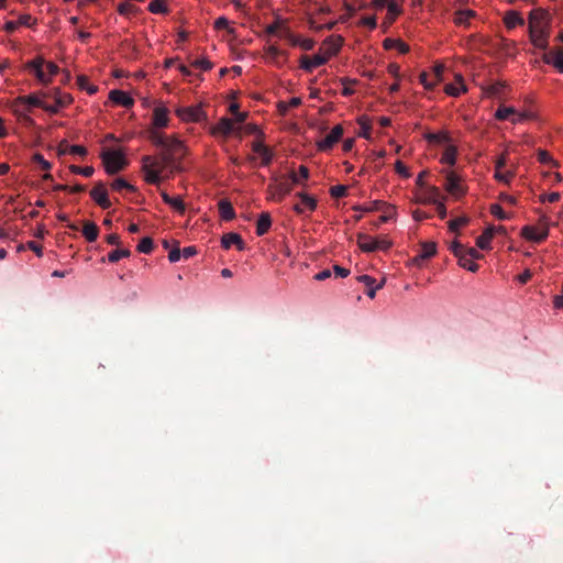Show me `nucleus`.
<instances>
[{"label":"nucleus","mask_w":563,"mask_h":563,"mask_svg":"<svg viewBox=\"0 0 563 563\" xmlns=\"http://www.w3.org/2000/svg\"><path fill=\"white\" fill-rule=\"evenodd\" d=\"M342 46L341 36H330L321 45L319 53L312 57L302 55L300 58V67L311 73L314 68L324 65L332 56L336 55Z\"/></svg>","instance_id":"1"},{"label":"nucleus","mask_w":563,"mask_h":563,"mask_svg":"<svg viewBox=\"0 0 563 563\" xmlns=\"http://www.w3.org/2000/svg\"><path fill=\"white\" fill-rule=\"evenodd\" d=\"M545 13L541 10H532L529 15V35L532 44L541 49L548 47V33L544 22Z\"/></svg>","instance_id":"2"},{"label":"nucleus","mask_w":563,"mask_h":563,"mask_svg":"<svg viewBox=\"0 0 563 563\" xmlns=\"http://www.w3.org/2000/svg\"><path fill=\"white\" fill-rule=\"evenodd\" d=\"M142 163V169L145 175V180L150 184L155 185L159 184L162 173H164L167 169H169L170 172L178 169L174 164H165L163 153H161L158 157L143 156Z\"/></svg>","instance_id":"3"},{"label":"nucleus","mask_w":563,"mask_h":563,"mask_svg":"<svg viewBox=\"0 0 563 563\" xmlns=\"http://www.w3.org/2000/svg\"><path fill=\"white\" fill-rule=\"evenodd\" d=\"M27 69L34 73L37 80L44 85L52 81L58 74L59 67L53 62H45L43 57H36L26 64Z\"/></svg>","instance_id":"4"},{"label":"nucleus","mask_w":563,"mask_h":563,"mask_svg":"<svg viewBox=\"0 0 563 563\" xmlns=\"http://www.w3.org/2000/svg\"><path fill=\"white\" fill-rule=\"evenodd\" d=\"M162 153L165 164H174L179 168L180 161L186 155V147L176 136H169Z\"/></svg>","instance_id":"5"},{"label":"nucleus","mask_w":563,"mask_h":563,"mask_svg":"<svg viewBox=\"0 0 563 563\" xmlns=\"http://www.w3.org/2000/svg\"><path fill=\"white\" fill-rule=\"evenodd\" d=\"M101 159L108 174L113 175L123 170L128 161L121 151L106 150L101 153Z\"/></svg>","instance_id":"6"},{"label":"nucleus","mask_w":563,"mask_h":563,"mask_svg":"<svg viewBox=\"0 0 563 563\" xmlns=\"http://www.w3.org/2000/svg\"><path fill=\"white\" fill-rule=\"evenodd\" d=\"M357 244L363 252L387 251L391 242L386 238H372L365 233L357 234Z\"/></svg>","instance_id":"7"},{"label":"nucleus","mask_w":563,"mask_h":563,"mask_svg":"<svg viewBox=\"0 0 563 563\" xmlns=\"http://www.w3.org/2000/svg\"><path fill=\"white\" fill-rule=\"evenodd\" d=\"M549 235V225L544 218L540 219V228L526 225L521 229V236L528 241L540 243Z\"/></svg>","instance_id":"8"},{"label":"nucleus","mask_w":563,"mask_h":563,"mask_svg":"<svg viewBox=\"0 0 563 563\" xmlns=\"http://www.w3.org/2000/svg\"><path fill=\"white\" fill-rule=\"evenodd\" d=\"M177 117L185 122H200L206 119V113L201 106L179 107L176 109Z\"/></svg>","instance_id":"9"},{"label":"nucleus","mask_w":563,"mask_h":563,"mask_svg":"<svg viewBox=\"0 0 563 563\" xmlns=\"http://www.w3.org/2000/svg\"><path fill=\"white\" fill-rule=\"evenodd\" d=\"M342 135H343L342 125H340V124L335 125L330 131V133H328L325 135V137L323 140L318 142V148L323 152L331 150L333 147V145L339 142V140L342 137Z\"/></svg>","instance_id":"10"},{"label":"nucleus","mask_w":563,"mask_h":563,"mask_svg":"<svg viewBox=\"0 0 563 563\" xmlns=\"http://www.w3.org/2000/svg\"><path fill=\"white\" fill-rule=\"evenodd\" d=\"M296 196L300 199L298 203L294 206V211L298 214H302L306 211H314L317 208V199L305 192H297Z\"/></svg>","instance_id":"11"},{"label":"nucleus","mask_w":563,"mask_h":563,"mask_svg":"<svg viewBox=\"0 0 563 563\" xmlns=\"http://www.w3.org/2000/svg\"><path fill=\"white\" fill-rule=\"evenodd\" d=\"M252 151L261 157V165L268 166L273 162V150L266 146L262 141H253Z\"/></svg>","instance_id":"12"},{"label":"nucleus","mask_w":563,"mask_h":563,"mask_svg":"<svg viewBox=\"0 0 563 563\" xmlns=\"http://www.w3.org/2000/svg\"><path fill=\"white\" fill-rule=\"evenodd\" d=\"M445 180V189L449 194L455 197L464 195L465 189L461 185V179L456 173L448 172Z\"/></svg>","instance_id":"13"},{"label":"nucleus","mask_w":563,"mask_h":563,"mask_svg":"<svg viewBox=\"0 0 563 563\" xmlns=\"http://www.w3.org/2000/svg\"><path fill=\"white\" fill-rule=\"evenodd\" d=\"M90 196L102 209L110 208L111 202L109 200L107 189L102 183H98L93 187V189L90 191Z\"/></svg>","instance_id":"14"},{"label":"nucleus","mask_w":563,"mask_h":563,"mask_svg":"<svg viewBox=\"0 0 563 563\" xmlns=\"http://www.w3.org/2000/svg\"><path fill=\"white\" fill-rule=\"evenodd\" d=\"M44 102L45 101L42 100L41 93L36 92V93L27 95V96L18 97L14 100V107L19 108V107L29 106V107H36V108L43 109ZM15 110L18 111V109H15Z\"/></svg>","instance_id":"15"},{"label":"nucleus","mask_w":563,"mask_h":563,"mask_svg":"<svg viewBox=\"0 0 563 563\" xmlns=\"http://www.w3.org/2000/svg\"><path fill=\"white\" fill-rule=\"evenodd\" d=\"M545 64L554 66L560 73H563V48L558 47L543 54Z\"/></svg>","instance_id":"16"},{"label":"nucleus","mask_w":563,"mask_h":563,"mask_svg":"<svg viewBox=\"0 0 563 563\" xmlns=\"http://www.w3.org/2000/svg\"><path fill=\"white\" fill-rule=\"evenodd\" d=\"M435 253H437V244L434 242H422L421 250H420L419 254H417L412 258V262L416 265H420V263L422 261L431 258L432 256L435 255Z\"/></svg>","instance_id":"17"},{"label":"nucleus","mask_w":563,"mask_h":563,"mask_svg":"<svg viewBox=\"0 0 563 563\" xmlns=\"http://www.w3.org/2000/svg\"><path fill=\"white\" fill-rule=\"evenodd\" d=\"M357 280L366 286V295L372 299L375 298L376 291L383 288L385 284V279H383L376 285L375 278L369 275H360Z\"/></svg>","instance_id":"18"},{"label":"nucleus","mask_w":563,"mask_h":563,"mask_svg":"<svg viewBox=\"0 0 563 563\" xmlns=\"http://www.w3.org/2000/svg\"><path fill=\"white\" fill-rule=\"evenodd\" d=\"M233 130H234L233 120L224 117V118H221L214 126H212L211 133L213 135L228 136L233 132Z\"/></svg>","instance_id":"19"},{"label":"nucleus","mask_w":563,"mask_h":563,"mask_svg":"<svg viewBox=\"0 0 563 563\" xmlns=\"http://www.w3.org/2000/svg\"><path fill=\"white\" fill-rule=\"evenodd\" d=\"M109 99L115 104L122 106L124 108H131L134 104V100L126 92L122 90H111L109 93Z\"/></svg>","instance_id":"20"},{"label":"nucleus","mask_w":563,"mask_h":563,"mask_svg":"<svg viewBox=\"0 0 563 563\" xmlns=\"http://www.w3.org/2000/svg\"><path fill=\"white\" fill-rule=\"evenodd\" d=\"M221 245L225 250H229L232 245H235L240 251L244 250L245 247V243L241 235L233 232L227 233L222 236Z\"/></svg>","instance_id":"21"},{"label":"nucleus","mask_w":563,"mask_h":563,"mask_svg":"<svg viewBox=\"0 0 563 563\" xmlns=\"http://www.w3.org/2000/svg\"><path fill=\"white\" fill-rule=\"evenodd\" d=\"M168 109L166 107H156L153 111V125L155 129L166 128L168 125Z\"/></svg>","instance_id":"22"},{"label":"nucleus","mask_w":563,"mask_h":563,"mask_svg":"<svg viewBox=\"0 0 563 563\" xmlns=\"http://www.w3.org/2000/svg\"><path fill=\"white\" fill-rule=\"evenodd\" d=\"M285 37L289 41V43L294 46H299L305 51H311L314 46V41L312 38H302L298 35L292 34L287 31Z\"/></svg>","instance_id":"23"},{"label":"nucleus","mask_w":563,"mask_h":563,"mask_svg":"<svg viewBox=\"0 0 563 563\" xmlns=\"http://www.w3.org/2000/svg\"><path fill=\"white\" fill-rule=\"evenodd\" d=\"M219 213L222 220L230 221L234 219L235 211L232 203L227 199H221L218 203Z\"/></svg>","instance_id":"24"},{"label":"nucleus","mask_w":563,"mask_h":563,"mask_svg":"<svg viewBox=\"0 0 563 563\" xmlns=\"http://www.w3.org/2000/svg\"><path fill=\"white\" fill-rule=\"evenodd\" d=\"M441 199V192L438 187L429 186L423 188L421 202L423 203H437Z\"/></svg>","instance_id":"25"},{"label":"nucleus","mask_w":563,"mask_h":563,"mask_svg":"<svg viewBox=\"0 0 563 563\" xmlns=\"http://www.w3.org/2000/svg\"><path fill=\"white\" fill-rule=\"evenodd\" d=\"M495 234V228L488 227L477 239H476V245L481 250H489L490 249V242Z\"/></svg>","instance_id":"26"},{"label":"nucleus","mask_w":563,"mask_h":563,"mask_svg":"<svg viewBox=\"0 0 563 563\" xmlns=\"http://www.w3.org/2000/svg\"><path fill=\"white\" fill-rule=\"evenodd\" d=\"M272 225V218L268 212H262L256 223V234L262 236L268 232Z\"/></svg>","instance_id":"27"},{"label":"nucleus","mask_w":563,"mask_h":563,"mask_svg":"<svg viewBox=\"0 0 563 563\" xmlns=\"http://www.w3.org/2000/svg\"><path fill=\"white\" fill-rule=\"evenodd\" d=\"M383 45H384V48H386V49L396 48L401 54H406L409 52V46L405 42H402L401 40H398V38L387 37L384 40Z\"/></svg>","instance_id":"28"},{"label":"nucleus","mask_w":563,"mask_h":563,"mask_svg":"<svg viewBox=\"0 0 563 563\" xmlns=\"http://www.w3.org/2000/svg\"><path fill=\"white\" fill-rule=\"evenodd\" d=\"M426 140L431 144H450L451 137L448 132L441 131L438 133H427Z\"/></svg>","instance_id":"29"},{"label":"nucleus","mask_w":563,"mask_h":563,"mask_svg":"<svg viewBox=\"0 0 563 563\" xmlns=\"http://www.w3.org/2000/svg\"><path fill=\"white\" fill-rule=\"evenodd\" d=\"M82 234L88 242H95L99 234V228L91 221H86L82 228Z\"/></svg>","instance_id":"30"},{"label":"nucleus","mask_w":563,"mask_h":563,"mask_svg":"<svg viewBox=\"0 0 563 563\" xmlns=\"http://www.w3.org/2000/svg\"><path fill=\"white\" fill-rule=\"evenodd\" d=\"M457 148L456 146L449 144L441 157V163L454 166L456 163Z\"/></svg>","instance_id":"31"},{"label":"nucleus","mask_w":563,"mask_h":563,"mask_svg":"<svg viewBox=\"0 0 563 563\" xmlns=\"http://www.w3.org/2000/svg\"><path fill=\"white\" fill-rule=\"evenodd\" d=\"M505 24L508 29H514L517 25H522L525 23L523 19L516 11H509L505 15Z\"/></svg>","instance_id":"32"},{"label":"nucleus","mask_w":563,"mask_h":563,"mask_svg":"<svg viewBox=\"0 0 563 563\" xmlns=\"http://www.w3.org/2000/svg\"><path fill=\"white\" fill-rule=\"evenodd\" d=\"M169 136L164 135L163 133H159L156 130H151L148 134L150 141L157 147H161L162 150L166 145V142Z\"/></svg>","instance_id":"33"},{"label":"nucleus","mask_w":563,"mask_h":563,"mask_svg":"<svg viewBox=\"0 0 563 563\" xmlns=\"http://www.w3.org/2000/svg\"><path fill=\"white\" fill-rule=\"evenodd\" d=\"M54 100L58 101L62 108H65L71 103L73 98L69 93L62 92L58 88H54Z\"/></svg>","instance_id":"34"},{"label":"nucleus","mask_w":563,"mask_h":563,"mask_svg":"<svg viewBox=\"0 0 563 563\" xmlns=\"http://www.w3.org/2000/svg\"><path fill=\"white\" fill-rule=\"evenodd\" d=\"M386 208L385 202L375 200L371 202L368 206H356L354 207L355 210L364 211V212H372V211H380Z\"/></svg>","instance_id":"35"},{"label":"nucleus","mask_w":563,"mask_h":563,"mask_svg":"<svg viewBox=\"0 0 563 563\" xmlns=\"http://www.w3.org/2000/svg\"><path fill=\"white\" fill-rule=\"evenodd\" d=\"M148 11L155 14L166 13L168 11L166 0H153L148 4Z\"/></svg>","instance_id":"36"},{"label":"nucleus","mask_w":563,"mask_h":563,"mask_svg":"<svg viewBox=\"0 0 563 563\" xmlns=\"http://www.w3.org/2000/svg\"><path fill=\"white\" fill-rule=\"evenodd\" d=\"M459 258V264L460 266H462L463 268L472 272V273H475L478 271L479 266L471 258H468L467 255H461Z\"/></svg>","instance_id":"37"},{"label":"nucleus","mask_w":563,"mask_h":563,"mask_svg":"<svg viewBox=\"0 0 563 563\" xmlns=\"http://www.w3.org/2000/svg\"><path fill=\"white\" fill-rule=\"evenodd\" d=\"M131 255V252L128 249L122 250H113L108 254V261L110 263H117L121 258L129 257Z\"/></svg>","instance_id":"38"},{"label":"nucleus","mask_w":563,"mask_h":563,"mask_svg":"<svg viewBox=\"0 0 563 563\" xmlns=\"http://www.w3.org/2000/svg\"><path fill=\"white\" fill-rule=\"evenodd\" d=\"M472 16H474L472 10H461L455 13L454 23L457 25L466 24Z\"/></svg>","instance_id":"39"},{"label":"nucleus","mask_w":563,"mask_h":563,"mask_svg":"<svg viewBox=\"0 0 563 563\" xmlns=\"http://www.w3.org/2000/svg\"><path fill=\"white\" fill-rule=\"evenodd\" d=\"M111 188L113 190H117V191H121L122 189H126L129 191H132L134 192L136 190V188L129 184L125 179L123 178H117L113 180V183L111 184Z\"/></svg>","instance_id":"40"},{"label":"nucleus","mask_w":563,"mask_h":563,"mask_svg":"<svg viewBox=\"0 0 563 563\" xmlns=\"http://www.w3.org/2000/svg\"><path fill=\"white\" fill-rule=\"evenodd\" d=\"M154 243L153 240L148 236L143 238L137 244V251L140 253L150 254L153 251Z\"/></svg>","instance_id":"41"},{"label":"nucleus","mask_w":563,"mask_h":563,"mask_svg":"<svg viewBox=\"0 0 563 563\" xmlns=\"http://www.w3.org/2000/svg\"><path fill=\"white\" fill-rule=\"evenodd\" d=\"M470 222L468 217H459L449 222V229L452 232H457L461 227L466 225Z\"/></svg>","instance_id":"42"},{"label":"nucleus","mask_w":563,"mask_h":563,"mask_svg":"<svg viewBox=\"0 0 563 563\" xmlns=\"http://www.w3.org/2000/svg\"><path fill=\"white\" fill-rule=\"evenodd\" d=\"M191 66L201 69L203 71L210 70L213 67V64L206 57L196 58L191 62Z\"/></svg>","instance_id":"43"},{"label":"nucleus","mask_w":563,"mask_h":563,"mask_svg":"<svg viewBox=\"0 0 563 563\" xmlns=\"http://www.w3.org/2000/svg\"><path fill=\"white\" fill-rule=\"evenodd\" d=\"M309 169L305 165H300L298 168V174H291V180L294 184H300L301 179H308Z\"/></svg>","instance_id":"44"},{"label":"nucleus","mask_w":563,"mask_h":563,"mask_svg":"<svg viewBox=\"0 0 563 563\" xmlns=\"http://www.w3.org/2000/svg\"><path fill=\"white\" fill-rule=\"evenodd\" d=\"M69 169L73 174H80L85 177H91L95 173V169L92 166L80 167V166L71 165L69 167Z\"/></svg>","instance_id":"45"},{"label":"nucleus","mask_w":563,"mask_h":563,"mask_svg":"<svg viewBox=\"0 0 563 563\" xmlns=\"http://www.w3.org/2000/svg\"><path fill=\"white\" fill-rule=\"evenodd\" d=\"M511 114H515V109L509 107L498 108L496 111V119L498 120H507Z\"/></svg>","instance_id":"46"},{"label":"nucleus","mask_w":563,"mask_h":563,"mask_svg":"<svg viewBox=\"0 0 563 563\" xmlns=\"http://www.w3.org/2000/svg\"><path fill=\"white\" fill-rule=\"evenodd\" d=\"M358 123L362 128V132L360 133V136L369 139L371 137V124L366 118L358 119Z\"/></svg>","instance_id":"47"},{"label":"nucleus","mask_w":563,"mask_h":563,"mask_svg":"<svg viewBox=\"0 0 563 563\" xmlns=\"http://www.w3.org/2000/svg\"><path fill=\"white\" fill-rule=\"evenodd\" d=\"M386 8L388 11V15L390 16L391 20H394L397 15H399L401 13L400 5L398 3H396L395 1L388 2Z\"/></svg>","instance_id":"48"},{"label":"nucleus","mask_w":563,"mask_h":563,"mask_svg":"<svg viewBox=\"0 0 563 563\" xmlns=\"http://www.w3.org/2000/svg\"><path fill=\"white\" fill-rule=\"evenodd\" d=\"M347 187L344 185H336L331 187L330 194L333 198H342L346 196Z\"/></svg>","instance_id":"49"},{"label":"nucleus","mask_w":563,"mask_h":563,"mask_svg":"<svg viewBox=\"0 0 563 563\" xmlns=\"http://www.w3.org/2000/svg\"><path fill=\"white\" fill-rule=\"evenodd\" d=\"M490 213L498 218L499 220H506L509 218L508 214L501 208V206L497 203L490 206Z\"/></svg>","instance_id":"50"},{"label":"nucleus","mask_w":563,"mask_h":563,"mask_svg":"<svg viewBox=\"0 0 563 563\" xmlns=\"http://www.w3.org/2000/svg\"><path fill=\"white\" fill-rule=\"evenodd\" d=\"M445 92L449 95V96H453V97H457L460 96L462 92H465L466 90H462V86L457 85V84H448L445 86Z\"/></svg>","instance_id":"51"},{"label":"nucleus","mask_w":563,"mask_h":563,"mask_svg":"<svg viewBox=\"0 0 563 563\" xmlns=\"http://www.w3.org/2000/svg\"><path fill=\"white\" fill-rule=\"evenodd\" d=\"M267 56L275 63H278V57L285 55L279 48L275 45L268 46L266 49Z\"/></svg>","instance_id":"52"},{"label":"nucleus","mask_w":563,"mask_h":563,"mask_svg":"<svg viewBox=\"0 0 563 563\" xmlns=\"http://www.w3.org/2000/svg\"><path fill=\"white\" fill-rule=\"evenodd\" d=\"M135 11L136 8L129 2H123L118 5V12L122 15H129L131 13H134Z\"/></svg>","instance_id":"53"},{"label":"nucleus","mask_w":563,"mask_h":563,"mask_svg":"<svg viewBox=\"0 0 563 563\" xmlns=\"http://www.w3.org/2000/svg\"><path fill=\"white\" fill-rule=\"evenodd\" d=\"M172 208H174L180 214L185 213L186 206L180 197H174L172 202L168 203Z\"/></svg>","instance_id":"54"},{"label":"nucleus","mask_w":563,"mask_h":563,"mask_svg":"<svg viewBox=\"0 0 563 563\" xmlns=\"http://www.w3.org/2000/svg\"><path fill=\"white\" fill-rule=\"evenodd\" d=\"M537 156H538V161L542 164L556 165V163L552 159L551 155L544 150H538Z\"/></svg>","instance_id":"55"},{"label":"nucleus","mask_w":563,"mask_h":563,"mask_svg":"<svg viewBox=\"0 0 563 563\" xmlns=\"http://www.w3.org/2000/svg\"><path fill=\"white\" fill-rule=\"evenodd\" d=\"M419 79H420V82L423 85V87L428 90H432L435 85H437V81L432 80L430 81L429 80V74L426 73V71H422L419 76Z\"/></svg>","instance_id":"56"},{"label":"nucleus","mask_w":563,"mask_h":563,"mask_svg":"<svg viewBox=\"0 0 563 563\" xmlns=\"http://www.w3.org/2000/svg\"><path fill=\"white\" fill-rule=\"evenodd\" d=\"M512 177H514V173L512 172L503 173L501 169H499V170H496V173H495V178L498 181H503V183H506V184H508Z\"/></svg>","instance_id":"57"},{"label":"nucleus","mask_w":563,"mask_h":563,"mask_svg":"<svg viewBox=\"0 0 563 563\" xmlns=\"http://www.w3.org/2000/svg\"><path fill=\"white\" fill-rule=\"evenodd\" d=\"M450 251L454 256L460 257L461 255H464L465 247L459 241H453L450 246Z\"/></svg>","instance_id":"58"},{"label":"nucleus","mask_w":563,"mask_h":563,"mask_svg":"<svg viewBox=\"0 0 563 563\" xmlns=\"http://www.w3.org/2000/svg\"><path fill=\"white\" fill-rule=\"evenodd\" d=\"M395 169H396V173L401 175L402 177H405V178L410 177V173H409L407 166L401 161H397L395 163Z\"/></svg>","instance_id":"59"},{"label":"nucleus","mask_w":563,"mask_h":563,"mask_svg":"<svg viewBox=\"0 0 563 563\" xmlns=\"http://www.w3.org/2000/svg\"><path fill=\"white\" fill-rule=\"evenodd\" d=\"M36 20L33 19L30 14H22L19 16L18 23L23 26H33Z\"/></svg>","instance_id":"60"},{"label":"nucleus","mask_w":563,"mask_h":563,"mask_svg":"<svg viewBox=\"0 0 563 563\" xmlns=\"http://www.w3.org/2000/svg\"><path fill=\"white\" fill-rule=\"evenodd\" d=\"M60 109H62V107L58 104V101H56V100H54V103H47V102H44V108H43V110H45V111H46V112H48V113L55 114V113H57Z\"/></svg>","instance_id":"61"},{"label":"nucleus","mask_w":563,"mask_h":563,"mask_svg":"<svg viewBox=\"0 0 563 563\" xmlns=\"http://www.w3.org/2000/svg\"><path fill=\"white\" fill-rule=\"evenodd\" d=\"M33 158H34V161H35L36 163H38V164H40V166H41V168H42V169H44V170H48V169H51V167H52L51 163H49V162H47V161L43 157V155H41V154H35Z\"/></svg>","instance_id":"62"},{"label":"nucleus","mask_w":563,"mask_h":563,"mask_svg":"<svg viewBox=\"0 0 563 563\" xmlns=\"http://www.w3.org/2000/svg\"><path fill=\"white\" fill-rule=\"evenodd\" d=\"M464 255H467L468 258H471L473 261L481 260L483 257V255L474 247L465 249Z\"/></svg>","instance_id":"63"},{"label":"nucleus","mask_w":563,"mask_h":563,"mask_svg":"<svg viewBox=\"0 0 563 563\" xmlns=\"http://www.w3.org/2000/svg\"><path fill=\"white\" fill-rule=\"evenodd\" d=\"M229 20L224 16H220L218 18L216 21H214V27L217 30H224V29H229Z\"/></svg>","instance_id":"64"}]
</instances>
